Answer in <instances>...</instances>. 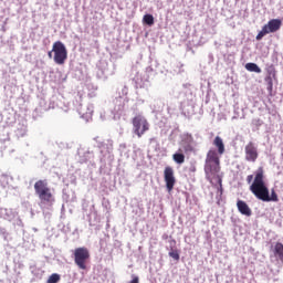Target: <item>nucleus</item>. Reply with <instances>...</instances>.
<instances>
[{
    "instance_id": "1",
    "label": "nucleus",
    "mask_w": 283,
    "mask_h": 283,
    "mask_svg": "<svg viewBox=\"0 0 283 283\" xmlns=\"http://www.w3.org/2000/svg\"><path fill=\"white\" fill-rule=\"evenodd\" d=\"M250 191L258 200H262V202H280L275 189L271 190V196L269 195V187H266V182L264 181L263 167H259L254 172V180L250 186Z\"/></svg>"
},
{
    "instance_id": "2",
    "label": "nucleus",
    "mask_w": 283,
    "mask_h": 283,
    "mask_svg": "<svg viewBox=\"0 0 283 283\" xmlns=\"http://www.w3.org/2000/svg\"><path fill=\"white\" fill-rule=\"evenodd\" d=\"M34 192L38 196L41 207H52L54 202H56V198L54 197V192H52V188H50L48 181L45 179H40L34 184Z\"/></svg>"
},
{
    "instance_id": "3",
    "label": "nucleus",
    "mask_w": 283,
    "mask_h": 283,
    "mask_svg": "<svg viewBox=\"0 0 283 283\" xmlns=\"http://www.w3.org/2000/svg\"><path fill=\"white\" fill-rule=\"evenodd\" d=\"M133 133L137 138H143L147 132H149V120L143 114H138L132 119Z\"/></svg>"
},
{
    "instance_id": "4",
    "label": "nucleus",
    "mask_w": 283,
    "mask_h": 283,
    "mask_svg": "<svg viewBox=\"0 0 283 283\" xmlns=\"http://www.w3.org/2000/svg\"><path fill=\"white\" fill-rule=\"evenodd\" d=\"M73 258L76 266L85 271L91 258L90 250L87 248H77L73 252Z\"/></svg>"
},
{
    "instance_id": "5",
    "label": "nucleus",
    "mask_w": 283,
    "mask_h": 283,
    "mask_svg": "<svg viewBox=\"0 0 283 283\" xmlns=\"http://www.w3.org/2000/svg\"><path fill=\"white\" fill-rule=\"evenodd\" d=\"M52 52L54 53V63H56V65H65V61H67V49L65 48V44L61 41L54 42Z\"/></svg>"
},
{
    "instance_id": "6",
    "label": "nucleus",
    "mask_w": 283,
    "mask_h": 283,
    "mask_svg": "<svg viewBox=\"0 0 283 283\" xmlns=\"http://www.w3.org/2000/svg\"><path fill=\"white\" fill-rule=\"evenodd\" d=\"M282 28V20L272 19L270 20L256 35V41H262L266 34L277 32Z\"/></svg>"
},
{
    "instance_id": "7",
    "label": "nucleus",
    "mask_w": 283,
    "mask_h": 283,
    "mask_svg": "<svg viewBox=\"0 0 283 283\" xmlns=\"http://www.w3.org/2000/svg\"><path fill=\"white\" fill-rule=\"evenodd\" d=\"M164 180L166 182V189L169 193L174 191V187H176V177L174 176V168L168 166L164 170Z\"/></svg>"
},
{
    "instance_id": "8",
    "label": "nucleus",
    "mask_w": 283,
    "mask_h": 283,
    "mask_svg": "<svg viewBox=\"0 0 283 283\" xmlns=\"http://www.w3.org/2000/svg\"><path fill=\"white\" fill-rule=\"evenodd\" d=\"M205 174L208 180H211V178H216V176L220 174V163H206Z\"/></svg>"
},
{
    "instance_id": "9",
    "label": "nucleus",
    "mask_w": 283,
    "mask_h": 283,
    "mask_svg": "<svg viewBox=\"0 0 283 283\" xmlns=\"http://www.w3.org/2000/svg\"><path fill=\"white\" fill-rule=\"evenodd\" d=\"M245 160L248 163H255L258 160V148L253 142L248 143L245 146Z\"/></svg>"
},
{
    "instance_id": "10",
    "label": "nucleus",
    "mask_w": 283,
    "mask_h": 283,
    "mask_svg": "<svg viewBox=\"0 0 283 283\" xmlns=\"http://www.w3.org/2000/svg\"><path fill=\"white\" fill-rule=\"evenodd\" d=\"M237 208H238V211L242 213V216H247L248 218L251 217L253 213L249 205H247L243 200L237 201Z\"/></svg>"
},
{
    "instance_id": "11",
    "label": "nucleus",
    "mask_w": 283,
    "mask_h": 283,
    "mask_svg": "<svg viewBox=\"0 0 283 283\" xmlns=\"http://www.w3.org/2000/svg\"><path fill=\"white\" fill-rule=\"evenodd\" d=\"M266 72H268V76L265 81L268 82V90H273V78H275L276 76L275 67L270 66L268 67Z\"/></svg>"
},
{
    "instance_id": "12",
    "label": "nucleus",
    "mask_w": 283,
    "mask_h": 283,
    "mask_svg": "<svg viewBox=\"0 0 283 283\" xmlns=\"http://www.w3.org/2000/svg\"><path fill=\"white\" fill-rule=\"evenodd\" d=\"M212 145L217 147L219 156H222V154H224V142L222 140V137H214Z\"/></svg>"
},
{
    "instance_id": "13",
    "label": "nucleus",
    "mask_w": 283,
    "mask_h": 283,
    "mask_svg": "<svg viewBox=\"0 0 283 283\" xmlns=\"http://www.w3.org/2000/svg\"><path fill=\"white\" fill-rule=\"evenodd\" d=\"M218 151L210 149L206 156V163H220V156Z\"/></svg>"
},
{
    "instance_id": "14",
    "label": "nucleus",
    "mask_w": 283,
    "mask_h": 283,
    "mask_svg": "<svg viewBox=\"0 0 283 283\" xmlns=\"http://www.w3.org/2000/svg\"><path fill=\"white\" fill-rule=\"evenodd\" d=\"M274 255L283 264V244L281 242L275 243V245H274Z\"/></svg>"
},
{
    "instance_id": "15",
    "label": "nucleus",
    "mask_w": 283,
    "mask_h": 283,
    "mask_svg": "<svg viewBox=\"0 0 283 283\" xmlns=\"http://www.w3.org/2000/svg\"><path fill=\"white\" fill-rule=\"evenodd\" d=\"M179 153L172 155V159L177 163V165H182L185 163V154H182V149H178Z\"/></svg>"
},
{
    "instance_id": "16",
    "label": "nucleus",
    "mask_w": 283,
    "mask_h": 283,
    "mask_svg": "<svg viewBox=\"0 0 283 283\" xmlns=\"http://www.w3.org/2000/svg\"><path fill=\"white\" fill-rule=\"evenodd\" d=\"M245 70H248V72H255L256 74L262 73V69H260V66H258L255 63H247Z\"/></svg>"
},
{
    "instance_id": "17",
    "label": "nucleus",
    "mask_w": 283,
    "mask_h": 283,
    "mask_svg": "<svg viewBox=\"0 0 283 283\" xmlns=\"http://www.w3.org/2000/svg\"><path fill=\"white\" fill-rule=\"evenodd\" d=\"M61 282V275H59L57 273H53L49 276L46 283H59Z\"/></svg>"
},
{
    "instance_id": "18",
    "label": "nucleus",
    "mask_w": 283,
    "mask_h": 283,
    "mask_svg": "<svg viewBox=\"0 0 283 283\" xmlns=\"http://www.w3.org/2000/svg\"><path fill=\"white\" fill-rule=\"evenodd\" d=\"M143 22L146 25H154V15L153 14H145L143 18Z\"/></svg>"
},
{
    "instance_id": "19",
    "label": "nucleus",
    "mask_w": 283,
    "mask_h": 283,
    "mask_svg": "<svg viewBox=\"0 0 283 283\" xmlns=\"http://www.w3.org/2000/svg\"><path fill=\"white\" fill-rule=\"evenodd\" d=\"M169 256L172 258V260H180V253L177 252V250H172L169 252Z\"/></svg>"
},
{
    "instance_id": "20",
    "label": "nucleus",
    "mask_w": 283,
    "mask_h": 283,
    "mask_svg": "<svg viewBox=\"0 0 283 283\" xmlns=\"http://www.w3.org/2000/svg\"><path fill=\"white\" fill-rule=\"evenodd\" d=\"M253 125H255V127H262V119H260V118L254 119Z\"/></svg>"
},
{
    "instance_id": "21",
    "label": "nucleus",
    "mask_w": 283,
    "mask_h": 283,
    "mask_svg": "<svg viewBox=\"0 0 283 283\" xmlns=\"http://www.w3.org/2000/svg\"><path fill=\"white\" fill-rule=\"evenodd\" d=\"M247 182H248V185H251V182H253V175H249L247 177Z\"/></svg>"
},
{
    "instance_id": "22",
    "label": "nucleus",
    "mask_w": 283,
    "mask_h": 283,
    "mask_svg": "<svg viewBox=\"0 0 283 283\" xmlns=\"http://www.w3.org/2000/svg\"><path fill=\"white\" fill-rule=\"evenodd\" d=\"M184 150L185 151H193V148L190 145H188V146L184 147Z\"/></svg>"
},
{
    "instance_id": "23",
    "label": "nucleus",
    "mask_w": 283,
    "mask_h": 283,
    "mask_svg": "<svg viewBox=\"0 0 283 283\" xmlns=\"http://www.w3.org/2000/svg\"><path fill=\"white\" fill-rule=\"evenodd\" d=\"M129 283H139L138 276H135Z\"/></svg>"
},
{
    "instance_id": "24",
    "label": "nucleus",
    "mask_w": 283,
    "mask_h": 283,
    "mask_svg": "<svg viewBox=\"0 0 283 283\" xmlns=\"http://www.w3.org/2000/svg\"><path fill=\"white\" fill-rule=\"evenodd\" d=\"M52 52H54V51H49V53H48L49 59H52Z\"/></svg>"
},
{
    "instance_id": "25",
    "label": "nucleus",
    "mask_w": 283,
    "mask_h": 283,
    "mask_svg": "<svg viewBox=\"0 0 283 283\" xmlns=\"http://www.w3.org/2000/svg\"><path fill=\"white\" fill-rule=\"evenodd\" d=\"M219 185L222 187V178H219Z\"/></svg>"
}]
</instances>
